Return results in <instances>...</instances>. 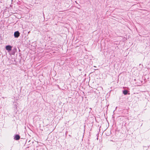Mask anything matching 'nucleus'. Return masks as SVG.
I'll use <instances>...</instances> for the list:
<instances>
[{
	"mask_svg": "<svg viewBox=\"0 0 150 150\" xmlns=\"http://www.w3.org/2000/svg\"><path fill=\"white\" fill-rule=\"evenodd\" d=\"M20 33L18 31L15 32L14 34V37L16 38H18L20 36Z\"/></svg>",
	"mask_w": 150,
	"mask_h": 150,
	"instance_id": "obj_1",
	"label": "nucleus"
},
{
	"mask_svg": "<svg viewBox=\"0 0 150 150\" xmlns=\"http://www.w3.org/2000/svg\"><path fill=\"white\" fill-rule=\"evenodd\" d=\"M6 48L7 50L10 51L11 50L12 47L10 45H7L6 46Z\"/></svg>",
	"mask_w": 150,
	"mask_h": 150,
	"instance_id": "obj_2",
	"label": "nucleus"
},
{
	"mask_svg": "<svg viewBox=\"0 0 150 150\" xmlns=\"http://www.w3.org/2000/svg\"><path fill=\"white\" fill-rule=\"evenodd\" d=\"M14 138L15 139L17 140L20 139V136L18 135H16Z\"/></svg>",
	"mask_w": 150,
	"mask_h": 150,
	"instance_id": "obj_3",
	"label": "nucleus"
},
{
	"mask_svg": "<svg viewBox=\"0 0 150 150\" xmlns=\"http://www.w3.org/2000/svg\"><path fill=\"white\" fill-rule=\"evenodd\" d=\"M128 91L127 90H125L123 91V93L125 95H126L127 94Z\"/></svg>",
	"mask_w": 150,
	"mask_h": 150,
	"instance_id": "obj_4",
	"label": "nucleus"
}]
</instances>
